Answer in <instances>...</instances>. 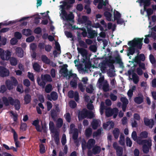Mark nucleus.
<instances>
[{
  "instance_id": "obj_1",
  "label": "nucleus",
  "mask_w": 156,
  "mask_h": 156,
  "mask_svg": "<svg viewBox=\"0 0 156 156\" xmlns=\"http://www.w3.org/2000/svg\"><path fill=\"white\" fill-rule=\"evenodd\" d=\"M143 38H135L133 40L130 41L128 42V45L131 47L128 48V52L127 55L129 56V55H133L135 52V48H136L139 49H141L142 47L143 44L142 43Z\"/></svg>"
},
{
  "instance_id": "obj_2",
  "label": "nucleus",
  "mask_w": 156,
  "mask_h": 156,
  "mask_svg": "<svg viewBox=\"0 0 156 156\" xmlns=\"http://www.w3.org/2000/svg\"><path fill=\"white\" fill-rule=\"evenodd\" d=\"M2 101L4 105L8 106L10 105H14L15 109L16 110H19L20 108V101L18 99H14L11 97L7 98L4 96L2 98Z\"/></svg>"
},
{
  "instance_id": "obj_3",
  "label": "nucleus",
  "mask_w": 156,
  "mask_h": 156,
  "mask_svg": "<svg viewBox=\"0 0 156 156\" xmlns=\"http://www.w3.org/2000/svg\"><path fill=\"white\" fill-rule=\"evenodd\" d=\"M140 144L143 145L142 150L145 154H147L149 152V149L152 146L151 140H139L137 141Z\"/></svg>"
},
{
  "instance_id": "obj_4",
  "label": "nucleus",
  "mask_w": 156,
  "mask_h": 156,
  "mask_svg": "<svg viewBox=\"0 0 156 156\" xmlns=\"http://www.w3.org/2000/svg\"><path fill=\"white\" fill-rule=\"evenodd\" d=\"M41 79L40 78L38 77L37 79V81L38 84L40 86L44 88L47 82H51L52 81V79L50 76L49 74H45L44 75H41Z\"/></svg>"
},
{
  "instance_id": "obj_5",
  "label": "nucleus",
  "mask_w": 156,
  "mask_h": 156,
  "mask_svg": "<svg viewBox=\"0 0 156 156\" xmlns=\"http://www.w3.org/2000/svg\"><path fill=\"white\" fill-rule=\"evenodd\" d=\"M91 21H89L87 23V26H86V27L87 30V37L89 38L93 39L97 36L98 33L95 30H93L91 27Z\"/></svg>"
},
{
  "instance_id": "obj_6",
  "label": "nucleus",
  "mask_w": 156,
  "mask_h": 156,
  "mask_svg": "<svg viewBox=\"0 0 156 156\" xmlns=\"http://www.w3.org/2000/svg\"><path fill=\"white\" fill-rule=\"evenodd\" d=\"M119 112L118 109L116 108L112 109L108 107L105 109V115L107 117H109L113 115L114 118H115Z\"/></svg>"
},
{
  "instance_id": "obj_7",
  "label": "nucleus",
  "mask_w": 156,
  "mask_h": 156,
  "mask_svg": "<svg viewBox=\"0 0 156 156\" xmlns=\"http://www.w3.org/2000/svg\"><path fill=\"white\" fill-rule=\"evenodd\" d=\"M11 80H7L5 82L7 88L9 90L13 89V86H16L18 83L17 80L14 77H11Z\"/></svg>"
},
{
  "instance_id": "obj_8",
  "label": "nucleus",
  "mask_w": 156,
  "mask_h": 156,
  "mask_svg": "<svg viewBox=\"0 0 156 156\" xmlns=\"http://www.w3.org/2000/svg\"><path fill=\"white\" fill-rule=\"evenodd\" d=\"M115 62V61L114 60L109 59L106 61H103L101 63V65L100 66L101 70L103 73L105 72L106 69V66L107 65L109 67L112 66V65Z\"/></svg>"
},
{
  "instance_id": "obj_9",
  "label": "nucleus",
  "mask_w": 156,
  "mask_h": 156,
  "mask_svg": "<svg viewBox=\"0 0 156 156\" xmlns=\"http://www.w3.org/2000/svg\"><path fill=\"white\" fill-rule=\"evenodd\" d=\"M11 55V52L7 50L5 51L2 48H0V56L3 60H8Z\"/></svg>"
},
{
  "instance_id": "obj_10",
  "label": "nucleus",
  "mask_w": 156,
  "mask_h": 156,
  "mask_svg": "<svg viewBox=\"0 0 156 156\" xmlns=\"http://www.w3.org/2000/svg\"><path fill=\"white\" fill-rule=\"evenodd\" d=\"M77 50L79 53H80L81 55L83 56H85L86 57V58L85 59H83V60L82 61L83 63L85 64L86 63L89 62V61L87 59V50L83 48H77Z\"/></svg>"
},
{
  "instance_id": "obj_11",
  "label": "nucleus",
  "mask_w": 156,
  "mask_h": 156,
  "mask_svg": "<svg viewBox=\"0 0 156 156\" xmlns=\"http://www.w3.org/2000/svg\"><path fill=\"white\" fill-rule=\"evenodd\" d=\"M144 124L146 126L149 127L151 129L153 128L154 125V121L153 119H148L145 117L144 119Z\"/></svg>"
},
{
  "instance_id": "obj_12",
  "label": "nucleus",
  "mask_w": 156,
  "mask_h": 156,
  "mask_svg": "<svg viewBox=\"0 0 156 156\" xmlns=\"http://www.w3.org/2000/svg\"><path fill=\"white\" fill-rule=\"evenodd\" d=\"M9 74V72L8 69L4 67L0 66V76L2 77H5L8 76Z\"/></svg>"
},
{
  "instance_id": "obj_13",
  "label": "nucleus",
  "mask_w": 156,
  "mask_h": 156,
  "mask_svg": "<svg viewBox=\"0 0 156 156\" xmlns=\"http://www.w3.org/2000/svg\"><path fill=\"white\" fill-rule=\"evenodd\" d=\"M47 96L48 99L50 101H51L52 100L54 101H56L58 98V94L55 91H52L50 95L48 94Z\"/></svg>"
},
{
  "instance_id": "obj_14",
  "label": "nucleus",
  "mask_w": 156,
  "mask_h": 156,
  "mask_svg": "<svg viewBox=\"0 0 156 156\" xmlns=\"http://www.w3.org/2000/svg\"><path fill=\"white\" fill-rule=\"evenodd\" d=\"M151 0H138V2L141 4L143 3L144 5V9L145 10H146V8L149 6L151 4ZM156 2V0H153Z\"/></svg>"
},
{
  "instance_id": "obj_15",
  "label": "nucleus",
  "mask_w": 156,
  "mask_h": 156,
  "mask_svg": "<svg viewBox=\"0 0 156 156\" xmlns=\"http://www.w3.org/2000/svg\"><path fill=\"white\" fill-rule=\"evenodd\" d=\"M87 111L83 110L80 112L78 114V117L79 120L83 119L87 117Z\"/></svg>"
},
{
  "instance_id": "obj_16",
  "label": "nucleus",
  "mask_w": 156,
  "mask_h": 156,
  "mask_svg": "<svg viewBox=\"0 0 156 156\" xmlns=\"http://www.w3.org/2000/svg\"><path fill=\"white\" fill-rule=\"evenodd\" d=\"M16 53L19 57L21 58L23 57L24 51L20 47H17L16 49Z\"/></svg>"
},
{
  "instance_id": "obj_17",
  "label": "nucleus",
  "mask_w": 156,
  "mask_h": 156,
  "mask_svg": "<svg viewBox=\"0 0 156 156\" xmlns=\"http://www.w3.org/2000/svg\"><path fill=\"white\" fill-rule=\"evenodd\" d=\"M95 144V140L93 139H90L88 140L87 147L88 149H90L93 147L94 146Z\"/></svg>"
},
{
  "instance_id": "obj_18",
  "label": "nucleus",
  "mask_w": 156,
  "mask_h": 156,
  "mask_svg": "<svg viewBox=\"0 0 156 156\" xmlns=\"http://www.w3.org/2000/svg\"><path fill=\"white\" fill-rule=\"evenodd\" d=\"M102 89L103 91L105 92L108 91L110 90H111V89H109V84L106 80L104 81L103 83Z\"/></svg>"
},
{
  "instance_id": "obj_19",
  "label": "nucleus",
  "mask_w": 156,
  "mask_h": 156,
  "mask_svg": "<svg viewBox=\"0 0 156 156\" xmlns=\"http://www.w3.org/2000/svg\"><path fill=\"white\" fill-rule=\"evenodd\" d=\"M99 121L95 119H93V121L91 123L92 128L94 129H96L99 126Z\"/></svg>"
},
{
  "instance_id": "obj_20",
  "label": "nucleus",
  "mask_w": 156,
  "mask_h": 156,
  "mask_svg": "<svg viewBox=\"0 0 156 156\" xmlns=\"http://www.w3.org/2000/svg\"><path fill=\"white\" fill-rule=\"evenodd\" d=\"M63 16L65 17L67 20L70 21H74V16L72 12H71L69 14H67L66 13V15H62Z\"/></svg>"
},
{
  "instance_id": "obj_21",
  "label": "nucleus",
  "mask_w": 156,
  "mask_h": 156,
  "mask_svg": "<svg viewBox=\"0 0 156 156\" xmlns=\"http://www.w3.org/2000/svg\"><path fill=\"white\" fill-rule=\"evenodd\" d=\"M92 151L94 154H99L101 151V148L99 146L95 145L93 147Z\"/></svg>"
},
{
  "instance_id": "obj_22",
  "label": "nucleus",
  "mask_w": 156,
  "mask_h": 156,
  "mask_svg": "<svg viewBox=\"0 0 156 156\" xmlns=\"http://www.w3.org/2000/svg\"><path fill=\"white\" fill-rule=\"evenodd\" d=\"M120 133V130L118 128H115L113 131L112 134L115 139H117L119 137Z\"/></svg>"
},
{
  "instance_id": "obj_23",
  "label": "nucleus",
  "mask_w": 156,
  "mask_h": 156,
  "mask_svg": "<svg viewBox=\"0 0 156 156\" xmlns=\"http://www.w3.org/2000/svg\"><path fill=\"white\" fill-rule=\"evenodd\" d=\"M9 62L11 65L12 66H16L18 63V61L17 59L13 57H10Z\"/></svg>"
},
{
  "instance_id": "obj_24",
  "label": "nucleus",
  "mask_w": 156,
  "mask_h": 156,
  "mask_svg": "<svg viewBox=\"0 0 156 156\" xmlns=\"http://www.w3.org/2000/svg\"><path fill=\"white\" fill-rule=\"evenodd\" d=\"M116 151V155L117 156H122L123 153V149L122 147H120L115 150ZM123 156H127L126 155H124Z\"/></svg>"
},
{
  "instance_id": "obj_25",
  "label": "nucleus",
  "mask_w": 156,
  "mask_h": 156,
  "mask_svg": "<svg viewBox=\"0 0 156 156\" xmlns=\"http://www.w3.org/2000/svg\"><path fill=\"white\" fill-rule=\"evenodd\" d=\"M132 76L133 82L135 84L137 83L139 81V76L135 73L133 72L132 73Z\"/></svg>"
},
{
  "instance_id": "obj_26",
  "label": "nucleus",
  "mask_w": 156,
  "mask_h": 156,
  "mask_svg": "<svg viewBox=\"0 0 156 156\" xmlns=\"http://www.w3.org/2000/svg\"><path fill=\"white\" fill-rule=\"evenodd\" d=\"M31 100V96L28 94H26L24 97V101L26 104H28L29 103Z\"/></svg>"
},
{
  "instance_id": "obj_27",
  "label": "nucleus",
  "mask_w": 156,
  "mask_h": 156,
  "mask_svg": "<svg viewBox=\"0 0 156 156\" xmlns=\"http://www.w3.org/2000/svg\"><path fill=\"white\" fill-rule=\"evenodd\" d=\"M22 32L23 34L26 36H29L31 34V30L29 29H23Z\"/></svg>"
},
{
  "instance_id": "obj_28",
  "label": "nucleus",
  "mask_w": 156,
  "mask_h": 156,
  "mask_svg": "<svg viewBox=\"0 0 156 156\" xmlns=\"http://www.w3.org/2000/svg\"><path fill=\"white\" fill-rule=\"evenodd\" d=\"M41 59L43 62L48 64H50V60L45 55H42Z\"/></svg>"
},
{
  "instance_id": "obj_29",
  "label": "nucleus",
  "mask_w": 156,
  "mask_h": 156,
  "mask_svg": "<svg viewBox=\"0 0 156 156\" xmlns=\"http://www.w3.org/2000/svg\"><path fill=\"white\" fill-rule=\"evenodd\" d=\"M134 102L137 104H140L143 101V98L142 97H137L134 98Z\"/></svg>"
},
{
  "instance_id": "obj_30",
  "label": "nucleus",
  "mask_w": 156,
  "mask_h": 156,
  "mask_svg": "<svg viewBox=\"0 0 156 156\" xmlns=\"http://www.w3.org/2000/svg\"><path fill=\"white\" fill-rule=\"evenodd\" d=\"M104 15L106 17L107 20L109 21H111V17L112 16V14L111 13L107 11H105L104 12Z\"/></svg>"
},
{
  "instance_id": "obj_31",
  "label": "nucleus",
  "mask_w": 156,
  "mask_h": 156,
  "mask_svg": "<svg viewBox=\"0 0 156 156\" xmlns=\"http://www.w3.org/2000/svg\"><path fill=\"white\" fill-rule=\"evenodd\" d=\"M115 59L116 63L119 64L120 66H123V63L119 55L115 57Z\"/></svg>"
},
{
  "instance_id": "obj_32",
  "label": "nucleus",
  "mask_w": 156,
  "mask_h": 156,
  "mask_svg": "<svg viewBox=\"0 0 156 156\" xmlns=\"http://www.w3.org/2000/svg\"><path fill=\"white\" fill-rule=\"evenodd\" d=\"M54 140L56 144L58 145L59 142V133L57 131L55 132Z\"/></svg>"
},
{
  "instance_id": "obj_33",
  "label": "nucleus",
  "mask_w": 156,
  "mask_h": 156,
  "mask_svg": "<svg viewBox=\"0 0 156 156\" xmlns=\"http://www.w3.org/2000/svg\"><path fill=\"white\" fill-rule=\"evenodd\" d=\"M52 90V87L51 84H47L45 88V92L47 93H50Z\"/></svg>"
},
{
  "instance_id": "obj_34",
  "label": "nucleus",
  "mask_w": 156,
  "mask_h": 156,
  "mask_svg": "<svg viewBox=\"0 0 156 156\" xmlns=\"http://www.w3.org/2000/svg\"><path fill=\"white\" fill-rule=\"evenodd\" d=\"M33 68L35 71L39 72L40 71L41 66L38 63L35 62L33 65Z\"/></svg>"
},
{
  "instance_id": "obj_35",
  "label": "nucleus",
  "mask_w": 156,
  "mask_h": 156,
  "mask_svg": "<svg viewBox=\"0 0 156 156\" xmlns=\"http://www.w3.org/2000/svg\"><path fill=\"white\" fill-rule=\"evenodd\" d=\"M124 137L125 136L124 134H123L121 133L120 136L119 143V144L122 145H125Z\"/></svg>"
},
{
  "instance_id": "obj_36",
  "label": "nucleus",
  "mask_w": 156,
  "mask_h": 156,
  "mask_svg": "<svg viewBox=\"0 0 156 156\" xmlns=\"http://www.w3.org/2000/svg\"><path fill=\"white\" fill-rule=\"evenodd\" d=\"M49 126V129L52 133H55L56 131H57L55 128L54 123L53 122L50 121V122Z\"/></svg>"
},
{
  "instance_id": "obj_37",
  "label": "nucleus",
  "mask_w": 156,
  "mask_h": 156,
  "mask_svg": "<svg viewBox=\"0 0 156 156\" xmlns=\"http://www.w3.org/2000/svg\"><path fill=\"white\" fill-rule=\"evenodd\" d=\"M120 13L118 11L115 10L114 12V20H116L121 17Z\"/></svg>"
},
{
  "instance_id": "obj_38",
  "label": "nucleus",
  "mask_w": 156,
  "mask_h": 156,
  "mask_svg": "<svg viewBox=\"0 0 156 156\" xmlns=\"http://www.w3.org/2000/svg\"><path fill=\"white\" fill-rule=\"evenodd\" d=\"M63 124V120L62 118H59L56 122V125L57 127L60 128L62 126Z\"/></svg>"
},
{
  "instance_id": "obj_39",
  "label": "nucleus",
  "mask_w": 156,
  "mask_h": 156,
  "mask_svg": "<svg viewBox=\"0 0 156 156\" xmlns=\"http://www.w3.org/2000/svg\"><path fill=\"white\" fill-rule=\"evenodd\" d=\"M79 135V133L78 129H74L73 135V140H76L78 139Z\"/></svg>"
},
{
  "instance_id": "obj_40",
  "label": "nucleus",
  "mask_w": 156,
  "mask_h": 156,
  "mask_svg": "<svg viewBox=\"0 0 156 156\" xmlns=\"http://www.w3.org/2000/svg\"><path fill=\"white\" fill-rule=\"evenodd\" d=\"M92 129L90 128L89 127L86 129L85 132V134L86 136L87 137L90 136L92 134Z\"/></svg>"
},
{
  "instance_id": "obj_41",
  "label": "nucleus",
  "mask_w": 156,
  "mask_h": 156,
  "mask_svg": "<svg viewBox=\"0 0 156 156\" xmlns=\"http://www.w3.org/2000/svg\"><path fill=\"white\" fill-rule=\"evenodd\" d=\"M102 130L101 128L98 129L96 131L94 132L93 133V136H98L101 135V131Z\"/></svg>"
},
{
  "instance_id": "obj_42",
  "label": "nucleus",
  "mask_w": 156,
  "mask_h": 156,
  "mask_svg": "<svg viewBox=\"0 0 156 156\" xmlns=\"http://www.w3.org/2000/svg\"><path fill=\"white\" fill-rule=\"evenodd\" d=\"M40 152L41 154H43L45 152V147L44 145L41 144L39 145Z\"/></svg>"
},
{
  "instance_id": "obj_43",
  "label": "nucleus",
  "mask_w": 156,
  "mask_h": 156,
  "mask_svg": "<svg viewBox=\"0 0 156 156\" xmlns=\"http://www.w3.org/2000/svg\"><path fill=\"white\" fill-rule=\"evenodd\" d=\"M90 20H88V17L85 16H82V21L83 23H84L85 27L87 26V24L88 22Z\"/></svg>"
},
{
  "instance_id": "obj_44",
  "label": "nucleus",
  "mask_w": 156,
  "mask_h": 156,
  "mask_svg": "<svg viewBox=\"0 0 156 156\" xmlns=\"http://www.w3.org/2000/svg\"><path fill=\"white\" fill-rule=\"evenodd\" d=\"M65 119L66 121L68 122H70L71 120V117L70 113L67 112L64 115Z\"/></svg>"
},
{
  "instance_id": "obj_45",
  "label": "nucleus",
  "mask_w": 156,
  "mask_h": 156,
  "mask_svg": "<svg viewBox=\"0 0 156 156\" xmlns=\"http://www.w3.org/2000/svg\"><path fill=\"white\" fill-rule=\"evenodd\" d=\"M148 133L146 131H144L141 132L140 134V136L143 138H146L148 136Z\"/></svg>"
},
{
  "instance_id": "obj_46",
  "label": "nucleus",
  "mask_w": 156,
  "mask_h": 156,
  "mask_svg": "<svg viewBox=\"0 0 156 156\" xmlns=\"http://www.w3.org/2000/svg\"><path fill=\"white\" fill-rule=\"evenodd\" d=\"M14 36L16 39L20 40L21 38L22 35L20 32L16 31L14 33Z\"/></svg>"
},
{
  "instance_id": "obj_47",
  "label": "nucleus",
  "mask_w": 156,
  "mask_h": 156,
  "mask_svg": "<svg viewBox=\"0 0 156 156\" xmlns=\"http://www.w3.org/2000/svg\"><path fill=\"white\" fill-rule=\"evenodd\" d=\"M69 105L72 108H75L77 105L76 102L74 101H71L69 102Z\"/></svg>"
},
{
  "instance_id": "obj_48",
  "label": "nucleus",
  "mask_w": 156,
  "mask_h": 156,
  "mask_svg": "<svg viewBox=\"0 0 156 156\" xmlns=\"http://www.w3.org/2000/svg\"><path fill=\"white\" fill-rule=\"evenodd\" d=\"M120 100L122 103V105H127L128 104V101L126 97H122L120 98Z\"/></svg>"
},
{
  "instance_id": "obj_49",
  "label": "nucleus",
  "mask_w": 156,
  "mask_h": 156,
  "mask_svg": "<svg viewBox=\"0 0 156 156\" xmlns=\"http://www.w3.org/2000/svg\"><path fill=\"white\" fill-rule=\"evenodd\" d=\"M27 125L26 123H21L20 127V129L23 131H25L26 130Z\"/></svg>"
},
{
  "instance_id": "obj_50",
  "label": "nucleus",
  "mask_w": 156,
  "mask_h": 156,
  "mask_svg": "<svg viewBox=\"0 0 156 156\" xmlns=\"http://www.w3.org/2000/svg\"><path fill=\"white\" fill-rule=\"evenodd\" d=\"M46 45L44 42L39 43L38 45V47L40 50H42L44 49Z\"/></svg>"
},
{
  "instance_id": "obj_51",
  "label": "nucleus",
  "mask_w": 156,
  "mask_h": 156,
  "mask_svg": "<svg viewBox=\"0 0 156 156\" xmlns=\"http://www.w3.org/2000/svg\"><path fill=\"white\" fill-rule=\"evenodd\" d=\"M79 44L80 47L85 48H87V44L83 41H80L78 42Z\"/></svg>"
},
{
  "instance_id": "obj_52",
  "label": "nucleus",
  "mask_w": 156,
  "mask_h": 156,
  "mask_svg": "<svg viewBox=\"0 0 156 156\" xmlns=\"http://www.w3.org/2000/svg\"><path fill=\"white\" fill-rule=\"evenodd\" d=\"M126 143L127 146L131 147L132 145V142L129 137H127L126 139Z\"/></svg>"
},
{
  "instance_id": "obj_53",
  "label": "nucleus",
  "mask_w": 156,
  "mask_h": 156,
  "mask_svg": "<svg viewBox=\"0 0 156 156\" xmlns=\"http://www.w3.org/2000/svg\"><path fill=\"white\" fill-rule=\"evenodd\" d=\"M98 8L99 9H102L103 6H104V0H100L98 2Z\"/></svg>"
},
{
  "instance_id": "obj_54",
  "label": "nucleus",
  "mask_w": 156,
  "mask_h": 156,
  "mask_svg": "<svg viewBox=\"0 0 156 156\" xmlns=\"http://www.w3.org/2000/svg\"><path fill=\"white\" fill-rule=\"evenodd\" d=\"M149 59L151 62L152 64H154L156 63V61H155V58L152 55L150 54V55Z\"/></svg>"
},
{
  "instance_id": "obj_55",
  "label": "nucleus",
  "mask_w": 156,
  "mask_h": 156,
  "mask_svg": "<svg viewBox=\"0 0 156 156\" xmlns=\"http://www.w3.org/2000/svg\"><path fill=\"white\" fill-rule=\"evenodd\" d=\"M24 85L27 87H29L30 85V83L29 80L24 79L23 82Z\"/></svg>"
},
{
  "instance_id": "obj_56",
  "label": "nucleus",
  "mask_w": 156,
  "mask_h": 156,
  "mask_svg": "<svg viewBox=\"0 0 156 156\" xmlns=\"http://www.w3.org/2000/svg\"><path fill=\"white\" fill-rule=\"evenodd\" d=\"M71 86L73 88H76L77 86V83L75 80H71L70 82Z\"/></svg>"
},
{
  "instance_id": "obj_57",
  "label": "nucleus",
  "mask_w": 156,
  "mask_h": 156,
  "mask_svg": "<svg viewBox=\"0 0 156 156\" xmlns=\"http://www.w3.org/2000/svg\"><path fill=\"white\" fill-rule=\"evenodd\" d=\"M66 142V137L65 134H63L62 139L61 143L63 145H65Z\"/></svg>"
},
{
  "instance_id": "obj_58",
  "label": "nucleus",
  "mask_w": 156,
  "mask_h": 156,
  "mask_svg": "<svg viewBox=\"0 0 156 156\" xmlns=\"http://www.w3.org/2000/svg\"><path fill=\"white\" fill-rule=\"evenodd\" d=\"M51 118L54 119L56 116V111L54 109H52L51 111Z\"/></svg>"
},
{
  "instance_id": "obj_59",
  "label": "nucleus",
  "mask_w": 156,
  "mask_h": 156,
  "mask_svg": "<svg viewBox=\"0 0 156 156\" xmlns=\"http://www.w3.org/2000/svg\"><path fill=\"white\" fill-rule=\"evenodd\" d=\"M34 32L35 34H39L41 33L42 30L40 27H38L34 30Z\"/></svg>"
},
{
  "instance_id": "obj_60",
  "label": "nucleus",
  "mask_w": 156,
  "mask_h": 156,
  "mask_svg": "<svg viewBox=\"0 0 156 156\" xmlns=\"http://www.w3.org/2000/svg\"><path fill=\"white\" fill-rule=\"evenodd\" d=\"M7 90L5 86L4 85H2L0 86V93H4Z\"/></svg>"
},
{
  "instance_id": "obj_61",
  "label": "nucleus",
  "mask_w": 156,
  "mask_h": 156,
  "mask_svg": "<svg viewBox=\"0 0 156 156\" xmlns=\"http://www.w3.org/2000/svg\"><path fill=\"white\" fill-rule=\"evenodd\" d=\"M28 77L31 81H34V76L32 73L28 72Z\"/></svg>"
},
{
  "instance_id": "obj_62",
  "label": "nucleus",
  "mask_w": 156,
  "mask_h": 156,
  "mask_svg": "<svg viewBox=\"0 0 156 156\" xmlns=\"http://www.w3.org/2000/svg\"><path fill=\"white\" fill-rule=\"evenodd\" d=\"M84 8L87 10V13L88 14H89L91 12V9L89 5H85Z\"/></svg>"
},
{
  "instance_id": "obj_63",
  "label": "nucleus",
  "mask_w": 156,
  "mask_h": 156,
  "mask_svg": "<svg viewBox=\"0 0 156 156\" xmlns=\"http://www.w3.org/2000/svg\"><path fill=\"white\" fill-rule=\"evenodd\" d=\"M60 8L62 9L61 10V13L62 15H66V12L65 10L66 8H65V6L63 5H60Z\"/></svg>"
},
{
  "instance_id": "obj_64",
  "label": "nucleus",
  "mask_w": 156,
  "mask_h": 156,
  "mask_svg": "<svg viewBox=\"0 0 156 156\" xmlns=\"http://www.w3.org/2000/svg\"><path fill=\"white\" fill-rule=\"evenodd\" d=\"M67 67L68 65L67 64H65L63 65V66L62 67L60 70V72H61L62 73L66 71V70H68V69L67 68Z\"/></svg>"
}]
</instances>
